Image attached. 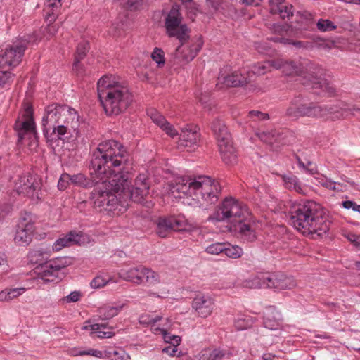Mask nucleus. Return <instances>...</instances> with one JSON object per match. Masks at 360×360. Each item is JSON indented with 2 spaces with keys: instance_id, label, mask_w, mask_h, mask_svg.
Returning a JSON list of instances; mask_svg holds the SVG:
<instances>
[{
  "instance_id": "7",
  "label": "nucleus",
  "mask_w": 360,
  "mask_h": 360,
  "mask_svg": "<svg viewBox=\"0 0 360 360\" xmlns=\"http://www.w3.org/2000/svg\"><path fill=\"white\" fill-rule=\"evenodd\" d=\"M347 115L345 109L335 105H320L314 103H307L300 97L293 98L285 112V117L297 120L302 117L319 118H339Z\"/></svg>"
},
{
  "instance_id": "64",
  "label": "nucleus",
  "mask_w": 360,
  "mask_h": 360,
  "mask_svg": "<svg viewBox=\"0 0 360 360\" xmlns=\"http://www.w3.org/2000/svg\"><path fill=\"white\" fill-rule=\"evenodd\" d=\"M8 290L7 288L0 292V302H9L8 297Z\"/></svg>"
},
{
  "instance_id": "12",
  "label": "nucleus",
  "mask_w": 360,
  "mask_h": 360,
  "mask_svg": "<svg viewBox=\"0 0 360 360\" xmlns=\"http://www.w3.org/2000/svg\"><path fill=\"white\" fill-rule=\"evenodd\" d=\"M34 231V222L30 216L21 218L17 226L14 238L15 243L19 245H27L32 240Z\"/></svg>"
},
{
  "instance_id": "52",
  "label": "nucleus",
  "mask_w": 360,
  "mask_h": 360,
  "mask_svg": "<svg viewBox=\"0 0 360 360\" xmlns=\"http://www.w3.org/2000/svg\"><path fill=\"white\" fill-rule=\"evenodd\" d=\"M71 184L70 175L68 174H63L60 177L58 183V187L60 191H64L68 186Z\"/></svg>"
},
{
  "instance_id": "28",
  "label": "nucleus",
  "mask_w": 360,
  "mask_h": 360,
  "mask_svg": "<svg viewBox=\"0 0 360 360\" xmlns=\"http://www.w3.org/2000/svg\"><path fill=\"white\" fill-rule=\"evenodd\" d=\"M267 274H259L250 276L243 281L242 285L246 288H267Z\"/></svg>"
},
{
  "instance_id": "36",
  "label": "nucleus",
  "mask_w": 360,
  "mask_h": 360,
  "mask_svg": "<svg viewBox=\"0 0 360 360\" xmlns=\"http://www.w3.org/2000/svg\"><path fill=\"white\" fill-rule=\"evenodd\" d=\"M225 219V198L221 200L219 205L207 219L213 223L223 221Z\"/></svg>"
},
{
  "instance_id": "10",
  "label": "nucleus",
  "mask_w": 360,
  "mask_h": 360,
  "mask_svg": "<svg viewBox=\"0 0 360 360\" xmlns=\"http://www.w3.org/2000/svg\"><path fill=\"white\" fill-rule=\"evenodd\" d=\"M182 44L178 46L174 53L173 65L184 66L191 60L197 56L198 53L202 47V42L198 41L195 43Z\"/></svg>"
},
{
  "instance_id": "58",
  "label": "nucleus",
  "mask_w": 360,
  "mask_h": 360,
  "mask_svg": "<svg viewBox=\"0 0 360 360\" xmlns=\"http://www.w3.org/2000/svg\"><path fill=\"white\" fill-rule=\"evenodd\" d=\"M179 345H171L162 349V352L166 353L171 356H176L177 352V347Z\"/></svg>"
},
{
  "instance_id": "26",
  "label": "nucleus",
  "mask_w": 360,
  "mask_h": 360,
  "mask_svg": "<svg viewBox=\"0 0 360 360\" xmlns=\"http://www.w3.org/2000/svg\"><path fill=\"white\" fill-rule=\"evenodd\" d=\"M224 122L223 120H214L212 124V130L217 139L219 150L221 154L225 150Z\"/></svg>"
},
{
  "instance_id": "32",
  "label": "nucleus",
  "mask_w": 360,
  "mask_h": 360,
  "mask_svg": "<svg viewBox=\"0 0 360 360\" xmlns=\"http://www.w3.org/2000/svg\"><path fill=\"white\" fill-rule=\"evenodd\" d=\"M278 316L279 314L274 311L267 312L264 317V327L271 330H279L281 327V323L278 318Z\"/></svg>"
},
{
  "instance_id": "50",
  "label": "nucleus",
  "mask_w": 360,
  "mask_h": 360,
  "mask_svg": "<svg viewBox=\"0 0 360 360\" xmlns=\"http://www.w3.org/2000/svg\"><path fill=\"white\" fill-rule=\"evenodd\" d=\"M152 59L155 61L159 65L165 64L164 52L160 48H155L152 54Z\"/></svg>"
},
{
  "instance_id": "53",
  "label": "nucleus",
  "mask_w": 360,
  "mask_h": 360,
  "mask_svg": "<svg viewBox=\"0 0 360 360\" xmlns=\"http://www.w3.org/2000/svg\"><path fill=\"white\" fill-rule=\"evenodd\" d=\"M108 281L104 278L101 276L95 277L91 282V286L93 288H100L105 286L108 283Z\"/></svg>"
},
{
  "instance_id": "45",
  "label": "nucleus",
  "mask_w": 360,
  "mask_h": 360,
  "mask_svg": "<svg viewBox=\"0 0 360 360\" xmlns=\"http://www.w3.org/2000/svg\"><path fill=\"white\" fill-rule=\"evenodd\" d=\"M316 27L321 32L332 31L336 28V25L332 21L326 19H320L316 23Z\"/></svg>"
},
{
  "instance_id": "60",
  "label": "nucleus",
  "mask_w": 360,
  "mask_h": 360,
  "mask_svg": "<svg viewBox=\"0 0 360 360\" xmlns=\"http://www.w3.org/2000/svg\"><path fill=\"white\" fill-rule=\"evenodd\" d=\"M0 267H2V270L4 271H7L8 269L6 257L2 252H0Z\"/></svg>"
},
{
  "instance_id": "17",
  "label": "nucleus",
  "mask_w": 360,
  "mask_h": 360,
  "mask_svg": "<svg viewBox=\"0 0 360 360\" xmlns=\"http://www.w3.org/2000/svg\"><path fill=\"white\" fill-rule=\"evenodd\" d=\"M270 12L285 20L293 15V6L285 0H269Z\"/></svg>"
},
{
  "instance_id": "8",
  "label": "nucleus",
  "mask_w": 360,
  "mask_h": 360,
  "mask_svg": "<svg viewBox=\"0 0 360 360\" xmlns=\"http://www.w3.org/2000/svg\"><path fill=\"white\" fill-rule=\"evenodd\" d=\"M41 179L38 175L27 174L19 177L15 187L19 194L34 200L41 199Z\"/></svg>"
},
{
  "instance_id": "63",
  "label": "nucleus",
  "mask_w": 360,
  "mask_h": 360,
  "mask_svg": "<svg viewBox=\"0 0 360 360\" xmlns=\"http://www.w3.org/2000/svg\"><path fill=\"white\" fill-rule=\"evenodd\" d=\"M224 83H225V76L221 75L218 77V82L216 84L217 87L219 89H222L224 87Z\"/></svg>"
},
{
  "instance_id": "39",
  "label": "nucleus",
  "mask_w": 360,
  "mask_h": 360,
  "mask_svg": "<svg viewBox=\"0 0 360 360\" xmlns=\"http://www.w3.org/2000/svg\"><path fill=\"white\" fill-rule=\"evenodd\" d=\"M271 68H274L273 60H267L254 64L251 68V71L255 75H262L270 71Z\"/></svg>"
},
{
  "instance_id": "46",
  "label": "nucleus",
  "mask_w": 360,
  "mask_h": 360,
  "mask_svg": "<svg viewBox=\"0 0 360 360\" xmlns=\"http://www.w3.org/2000/svg\"><path fill=\"white\" fill-rule=\"evenodd\" d=\"M29 255L31 262L39 263L47 258L48 253L41 250H33L30 252Z\"/></svg>"
},
{
  "instance_id": "31",
  "label": "nucleus",
  "mask_w": 360,
  "mask_h": 360,
  "mask_svg": "<svg viewBox=\"0 0 360 360\" xmlns=\"http://www.w3.org/2000/svg\"><path fill=\"white\" fill-rule=\"evenodd\" d=\"M124 306V304H122L116 306L105 305L100 307L98 309L99 317L103 320L110 319L117 316Z\"/></svg>"
},
{
  "instance_id": "35",
  "label": "nucleus",
  "mask_w": 360,
  "mask_h": 360,
  "mask_svg": "<svg viewBox=\"0 0 360 360\" xmlns=\"http://www.w3.org/2000/svg\"><path fill=\"white\" fill-rule=\"evenodd\" d=\"M169 218L160 217L157 221V233L161 238H165L172 231Z\"/></svg>"
},
{
  "instance_id": "51",
  "label": "nucleus",
  "mask_w": 360,
  "mask_h": 360,
  "mask_svg": "<svg viewBox=\"0 0 360 360\" xmlns=\"http://www.w3.org/2000/svg\"><path fill=\"white\" fill-rule=\"evenodd\" d=\"M7 290L8 295V301H11L13 299L18 297L20 295H22L26 291V288L22 287L15 288H7Z\"/></svg>"
},
{
  "instance_id": "3",
  "label": "nucleus",
  "mask_w": 360,
  "mask_h": 360,
  "mask_svg": "<svg viewBox=\"0 0 360 360\" xmlns=\"http://www.w3.org/2000/svg\"><path fill=\"white\" fill-rule=\"evenodd\" d=\"M42 125L46 136L56 135L58 139L64 140L73 132L77 134L79 115L75 109L68 105L53 103L45 109Z\"/></svg>"
},
{
  "instance_id": "27",
  "label": "nucleus",
  "mask_w": 360,
  "mask_h": 360,
  "mask_svg": "<svg viewBox=\"0 0 360 360\" xmlns=\"http://www.w3.org/2000/svg\"><path fill=\"white\" fill-rule=\"evenodd\" d=\"M81 236L79 233L71 231L64 237L58 238L53 245V250L59 251L65 247L71 246L80 242Z\"/></svg>"
},
{
  "instance_id": "44",
  "label": "nucleus",
  "mask_w": 360,
  "mask_h": 360,
  "mask_svg": "<svg viewBox=\"0 0 360 360\" xmlns=\"http://www.w3.org/2000/svg\"><path fill=\"white\" fill-rule=\"evenodd\" d=\"M14 75L8 71L0 72V89L9 86L13 81Z\"/></svg>"
},
{
  "instance_id": "5",
  "label": "nucleus",
  "mask_w": 360,
  "mask_h": 360,
  "mask_svg": "<svg viewBox=\"0 0 360 360\" xmlns=\"http://www.w3.org/2000/svg\"><path fill=\"white\" fill-rule=\"evenodd\" d=\"M97 91L102 106L108 115L125 111L133 101L129 89L113 75H104L97 82Z\"/></svg>"
},
{
  "instance_id": "13",
  "label": "nucleus",
  "mask_w": 360,
  "mask_h": 360,
  "mask_svg": "<svg viewBox=\"0 0 360 360\" xmlns=\"http://www.w3.org/2000/svg\"><path fill=\"white\" fill-rule=\"evenodd\" d=\"M266 280L267 288L286 290L296 286V282L292 276L282 273L267 274Z\"/></svg>"
},
{
  "instance_id": "34",
  "label": "nucleus",
  "mask_w": 360,
  "mask_h": 360,
  "mask_svg": "<svg viewBox=\"0 0 360 360\" xmlns=\"http://www.w3.org/2000/svg\"><path fill=\"white\" fill-rule=\"evenodd\" d=\"M283 180L286 188L293 190L300 194L304 193V189L299 182L297 176L294 175L283 176Z\"/></svg>"
},
{
  "instance_id": "59",
  "label": "nucleus",
  "mask_w": 360,
  "mask_h": 360,
  "mask_svg": "<svg viewBox=\"0 0 360 360\" xmlns=\"http://www.w3.org/2000/svg\"><path fill=\"white\" fill-rule=\"evenodd\" d=\"M234 326L237 330H244L247 327L245 320L243 318H240L237 320H234Z\"/></svg>"
},
{
  "instance_id": "42",
  "label": "nucleus",
  "mask_w": 360,
  "mask_h": 360,
  "mask_svg": "<svg viewBox=\"0 0 360 360\" xmlns=\"http://www.w3.org/2000/svg\"><path fill=\"white\" fill-rule=\"evenodd\" d=\"M202 360H222L224 356L223 351L214 349L212 351L205 350L202 352ZM202 360V359H200Z\"/></svg>"
},
{
  "instance_id": "1",
  "label": "nucleus",
  "mask_w": 360,
  "mask_h": 360,
  "mask_svg": "<svg viewBox=\"0 0 360 360\" xmlns=\"http://www.w3.org/2000/svg\"><path fill=\"white\" fill-rule=\"evenodd\" d=\"M131 168L129 154L115 140L101 142L93 152L91 175L102 179L109 174L108 179L97 184L91 193L94 205L100 212L119 215L127 210L129 199L143 202L149 193L148 179L143 174H139L131 188Z\"/></svg>"
},
{
  "instance_id": "61",
  "label": "nucleus",
  "mask_w": 360,
  "mask_h": 360,
  "mask_svg": "<svg viewBox=\"0 0 360 360\" xmlns=\"http://www.w3.org/2000/svg\"><path fill=\"white\" fill-rule=\"evenodd\" d=\"M347 239L355 246L358 245L360 240V236L350 233L347 236Z\"/></svg>"
},
{
  "instance_id": "38",
  "label": "nucleus",
  "mask_w": 360,
  "mask_h": 360,
  "mask_svg": "<svg viewBox=\"0 0 360 360\" xmlns=\"http://www.w3.org/2000/svg\"><path fill=\"white\" fill-rule=\"evenodd\" d=\"M89 47L87 41H82L78 44L73 64L74 69L77 70L79 61L85 57L86 52L89 51Z\"/></svg>"
},
{
  "instance_id": "62",
  "label": "nucleus",
  "mask_w": 360,
  "mask_h": 360,
  "mask_svg": "<svg viewBox=\"0 0 360 360\" xmlns=\"http://www.w3.org/2000/svg\"><path fill=\"white\" fill-rule=\"evenodd\" d=\"M109 357L111 358V360H124V356L122 355H120V353L117 351L114 350L112 352H108Z\"/></svg>"
},
{
  "instance_id": "57",
  "label": "nucleus",
  "mask_w": 360,
  "mask_h": 360,
  "mask_svg": "<svg viewBox=\"0 0 360 360\" xmlns=\"http://www.w3.org/2000/svg\"><path fill=\"white\" fill-rule=\"evenodd\" d=\"M342 204L344 208L352 209L354 211H356L360 213V205H357L351 200L343 201Z\"/></svg>"
},
{
  "instance_id": "4",
  "label": "nucleus",
  "mask_w": 360,
  "mask_h": 360,
  "mask_svg": "<svg viewBox=\"0 0 360 360\" xmlns=\"http://www.w3.org/2000/svg\"><path fill=\"white\" fill-rule=\"evenodd\" d=\"M292 226L304 235L317 233L319 236L328 232L330 221L321 205L307 200L295 206L290 212Z\"/></svg>"
},
{
  "instance_id": "6",
  "label": "nucleus",
  "mask_w": 360,
  "mask_h": 360,
  "mask_svg": "<svg viewBox=\"0 0 360 360\" xmlns=\"http://www.w3.org/2000/svg\"><path fill=\"white\" fill-rule=\"evenodd\" d=\"M226 231L246 242L257 238L247 206L232 197H226Z\"/></svg>"
},
{
  "instance_id": "54",
  "label": "nucleus",
  "mask_w": 360,
  "mask_h": 360,
  "mask_svg": "<svg viewBox=\"0 0 360 360\" xmlns=\"http://www.w3.org/2000/svg\"><path fill=\"white\" fill-rule=\"evenodd\" d=\"M98 354H101V352H98L96 350H94V349H90L88 351H84V350L77 351V349H73L71 351V354L75 356H84V355H92V356H98Z\"/></svg>"
},
{
  "instance_id": "40",
  "label": "nucleus",
  "mask_w": 360,
  "mask_h": 360,
  "mask_svg": "<svg viewBox=\"0 0 360 360\" xmlns=\"http://www.w3.org/2000/svg\"><path fill=\"white\" fill-rule=\"evenodd\" d=\"M162 319L161 316H153L150 314H142L139 316V321L141 325L151 326L152 330L154 331L155 328L160 327V326H156V323Z\"/></svg>"
},
{
  "instance_id": "30",
  "label": "nucleus",
  "mask_w": 360,
  "mask_h": 360,
  "mask_svg": "<svg viewBox=\"0 0 360 360\" xmlns=\"http://www.w3.org/2000/svg\"><path fill=\"white\" fill-rule=\"evenodd\" d=\"M248 82L247 77L236 70L226 69V86H243Z\"/></svg>"
},
{
  "instance_id": "21",
  "label": "nucleus",
  "mask_w": 360,
  "mask_h": 360,
  "mask_svg": "<svg viewBox=\"0 0 360 360\" xmlns=\"http://www.w3.org/2000/svg\"><path fill=\"white\" fill-rule=\"evenodd\" d=\"M143 271L144 266L142 265L128 269H121L119 272V277L126 281L140 285L143 283Z\"/></svg>"
},
{
  "instance_id": "41",
  "label": "nucleus",
  "mask_w": 360,
  "mask_h": 360,
  "mask_svg": "<svg viewBox=\"0 0 360 360\" xmlns=\"http://www.w3.org/2000/svg\"><path fill=\"white\" fill-rule=\"evenodd\" d=\"M243 254V249L236 245H232L226 242V257L232 259L240 258Z\"/></svg>"
},
{
  "instance_id": "19",
  "label": "nucleus",
  "mask_w": 360,
  "mask_h": 360,
  "mask_svg": "<svg viewBox=\"0 0 360 360\" xmlns=\"http://www.w3.org/2000/svg\"><path fill=\"white\" fill-rule=\"evenodd\" d=\"M152 121L159 126L167 135L174 137L178 135L174 126L167 121L165 117L155 109H150L147 112Z\"/></svg>"
},
{
  "instance_id": "29",
  "label": "nucleus",
  "mask_w": 360,
  "mask_h": 360,
  "mask_svg": "<svg viewBox=\"0 0 360 360\" xmlns=\"http://www.w3.org/2000/svg\"><path fill=\"white\" fill-rule=\"evenodd\" d=\"M165 323L160 324V327L154 328V333H158L159 332L161 333L165 342L167 343L179 345L181 340V337L167 333V329L170 327V321L169 319H165Z\"/></svg>"
},
{
  "instance_id": "16",
  "label": "nucleus",
  "mask_w": 360,
  "mask_h": 360,
  "mask_svg": "<svg viewBox=\"0 0 360 360\" xmlns=\"http://www.w3.org/2000/svg\"><path fill=\"white\" fill-rule=\"evenodd\" d=\"M22 118V121L18 120L15 123V129L18 133L19 140H21L27 132L36 134L32 107L27 106L25 108Z\"/></svg>"
},
{
  "instance_id": "24",
  "label": "nucleus",
  "mask_w": 360,
  "mask_h": 360,
  "mask_svg": "<svg viewBox=\"0 0 360 360\" xmlns=\"http://www.w3.org/2000/svg\"><path fill=\"white\" fill-rule=\"evenodd\" d=\"M91 162L90 163L89 166V173H91ZM91 176L94 179L93 181H90L87 179L85 176L82 174H77L75 175H70V182L71 184L77 186H82V187H91L94 185V181H95V186H96L97 184L101 183L103 181L108 180L109 174H107L105 176H103L102 179L101 177L96 176V175H91L90 174ZM96 187V186H94ZM95 188H94V189Z\"/></svg>"
},
{
  "instance_id": "15",
  "label": "nucleus",
  "mask_w": 360,
  "mask_h": 360,
  "mask_svg": "<svg viewBox=\"0 0 360 360\" xmlns=\"http://www.w3.org/2000/svg\"><path fill=\"white\" fill-rule=\"evenodd\" d=\"M67 265L65 259L59 258L51 261L50 263L43 266L39 274L43 279L53 281L55 278H59L60 277V271L66 267Z\"/></svg>"
},
{
  "instance_id": "37",
  "label": "nucleus",
  "mask_w": 360,
  "mask_h": 360,
  "mask_svg": "<svg viewBox=\"0 0 360 360\" xmlns=\"http://www.w3.org/2000/svg\"><path fill=\"white\" fill-rule=\"evenodd\" d=\"M143 282L149 285H155L161 282V278L158 273L144 266Z\"/></svg>"
},
{
  "instance_id": "11",
  "label": "nucleus",
  "mask_w": 360,
  "mask_h": 360,
  "mask_svg": "<svg viewBox=\"0 0 360 360\" xmlns=\"http://www.w3.org/2000/svg\"><path fill=\"white\" fill-rule=\"evenodd\" d=\"M25 49V44L20 42L2 51L0 53V68L17 66L22 60Z\"/></svg>"
},
{
  "instance_id": "23",
  "label": "nucleus",
  "mask_w": 360,
  "mask_h": 360,
  "mask_svg": "<svg viewBox=\"0 0 360 360\" xmlns=\"http://www.w3.org/2000/svg\"><path fill=\"white\" fill-rule=\"evenodd\" d=\"M83 330H89L90 335L96 334L99 338H110L115 335L112 328L106 324H91L89 321H86L82 327Z\"/></svg>"
},
{
  "instance_id": "47",
  "label": "nucleus",
  "mask_w": 360,
  "mask_h": 360,
  "mask_svg": "<svg viewBox=\"0 0 360 360\" xmlns=\"http://www.w3.org/2000/svg\"><path fill=\"white\" fill-rule=\"evenodd\" d=\"M276 41H278L284 45H292L297 49H304L306 47L305 43L304 41L293 40L284 37L278 38Z\"/></svg>"
},
{
  "instance_id": "20",
  "label": "nucleus",
  "mask_w": 360,
  "mask_h": 360,
  "mask_svg": "<svg viewBox=\"0 0 360 360\" xmlns=\"http://www.w3.org/2000/svg\"><path fill=\"white\" fill-rule=\"evenodd\" d=\"M200 136L197 127H186L181 130L179 145L183 147L194 146L199 141Z\"/></svg>"
},
{
  "instance_id": "18",
  "label": "nucleus",
  "mask_w": 360,
  "mask_h": 360,
  "mask_svg": "<svg viewBox=\"0 0 360 360\" xmlns=\"http://www.w3.org/2000/svg\"><path fill=\"white\" fill-rule=\"evenodd\" d=\"M192 307L200 316L207 317L212 311L213 302L208 296L198 295L194 298Z\"/></svg>"
},
{
  "instance_id": "56",
  "label": "nucleus",
  "mask_w": 360,
  "mask_h": 360,
  "mask_svg": "<svg viewBox=\"0 0 360 360\" xmlns=\"http://www.w3.org/2000/svg\"><path fill=\"white\" fill-rule=\"evenodd\" d=\"M81 295H82L80 292L73 291L70 295L65 297L63 298V301L66 302L67 303L76 302L79 300Z\"/></svg>"
},
{
  "instance_id": "33",
  "label": "nucleus",
  "mask_w": 360,
  "mask_h": 360,
  "mask_svg": "<svg viewBox=\"0 0 360 360\" xmlns=\"http://www.w3.org/2000/svg\"><path fill=\"white\" fill-rule=\"evenodd\" d=\"M57 27L56 25H49L44 30V36L43 38H45L46 40H49L51 37L55 35L57 32ZM40 32L36 33L34 32L32 36L30 37L28 39H27V42L30 43H37L42 39V37L40 36Z\"/></svg>"
},
{
  "instance_id": "55",
  "label": "nucleus",
  "mask_w": 360,
  "mask_h": 360,
  "mask_svg": "<svg viewBox=\"0 0 360 360\" xmlns=\"http://www.w3.org/2000/svg\"><path fill=\"white\" fill-rule=\"evenodd\" d=\"M250 117H255L257 120H267L269 119V115L267 113L262 112L259 110H251L249 112Z\"/></svg>"
},
{
  "instance_id": "14",
  "label": "nucleus",
  "mask_w": 360,
  "mask_h": 360,
  "mask_svg": "<svg viewBox=\"0 0 360 360\" xmlns=\"http://www.w3.org/2000/svg\"><path fill=\"white\" fill-rule=\"evenodd\" d=\"M314 64L309 63L306 64L307 70L310 72V80L313 84V88L321 89L322 93L328 96L335 94V87L333 84L325 79H322L318 75L320 72L319 68H314Z\"/></svg>"
},
{
  "instance_id": "49",
  "label": "nucleus",
  "mask_w": 360,
  "mask_h": 360,
  "mask_svg": "<svg viewBox=\"0 0 360 360\" xmlns=\"http://www.w3.org/2000/svg\"><path fill=\"white\" fill-rule=\"evenodd\" d=\"M225 251L224 243H214L206 248V252L211 255H218Z\"/></svg>"
},
{
  "instance_id": "9",
  "label": "nucleus",
  "mask_w": 360,
  "mask_h": 360,
  "mask_svg": "<svg viewBox=\"0 0 360 360\" xmlns=\"http://www.w3.org/2000/svg\"><path fill=\"white\" fill-rule=\"evenodd\" d=\"M181 20L178 6H172L165 18V28L169 37H175L180 41H185L188 38V30L186 25L181 24Z\"/></svg>"
},
{
  "instance_id": "48",
  "label": "nucleus",
  "mask_w": 360,
  "mask_h": 360,
  "mask_svg": "<svg viewBox=\"0 0 360 360\" xmlns=\"http://www.w3.org/2000/svg\"><path fill=\"white\" fill-rule=\"evenodd\" d=\"M171 222L172 231H179L184 229L186 225V221L182 218L178 217H169Z\"/></svg>"
},
{
  "instance_id": "43",
  "label": "nucleus",
  "mask_w": 360,
  "mask_h": 360,
  "mask_svg": "<svg viewBox=\"0 0 360 360\" xmlns=\"http://www.w3.org/2000/svg\"><path fill=\"white\" fill-rule=\"evenodd\" d=\"M236 162V150L235 148L233 146V144H231L229 141H228V138L226 137V164L229 163L233 165Z\"/></svg>"
},
{
  "instance_id": "25",
  "label": "nucleus",
  "mask_w": 360,
  "mask_h": 360,
  "mask_svg": "<svg viewBox=\"0 0 360 360\" xmlns=\"http://www.w3.org/2000/svg\"><path fill=\"white\" fill-rule=\"evenodd\" d=\"M63 0H46L44 4V12L46 19L50 22L56 20V17L60 13Z\"/></svg>"
},
{
  "instance_id": "2",
  "label": "nucleus",
  "mask_w": 360,
  "mask_h": 360,
  "mask_svg": "<svg viewBox=\"0 0 360 360\" xmlns=\"http://www.w3.org/2000/svg\"><path fill=\"white\" fill-rule=\"evenodd\" d=\"M171 193L175 198H191V206L206 207L219 201L221 187L206 176H184L177 179Z\"/></svg>"
},
{
  "instance_id": "22",
  "label": "nucleus",
  "mask_w": 360,
  "mask_h": 360,
  "mask_svg": "<svg viewBox=\"0 0 360 360\" xmlns=\"http://www.w3.org/2000/svg\"><path fill=\"white\" fill-rule=\"evenodd\" d=\"M273 66L275 69H281L286 75H300L302 73V68L292 60H285L283 58L273 60Z\"/></svg>"
}]
</instances>
